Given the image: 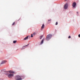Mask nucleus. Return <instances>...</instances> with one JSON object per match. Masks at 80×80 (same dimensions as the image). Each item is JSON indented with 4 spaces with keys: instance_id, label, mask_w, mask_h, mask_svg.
<instances>
[{
    "instance_id": "f257e3e1",
    "label": "nucleus",
    "mask_w": 80,
    "mask_h": 80,
    "mask_svg": "<svg viewBox=\"0 0 80 80\" xmlns=\"http://www.w3.org/2000/svg\"><path fill=\"white\" fill-rule=\"evenodd\" d=\"M24 78V77L22 76H17L15 77L16 80H22Z\"/></svg>"
},
{
    "instance_id": "f03ea898",
    "label": "nucleus",
    "mask_w": 80,
    "mask_h": 80,
    "mask_svg": "<svg viewBox=\"0 0 80 80\" xmlns=\"http://www.w3.org/2000/svg\"><path fill=\"white\" fill-rule=\"evenodd\" d=\"M52 36L51 34H49L47 36V37L46 38V40L47 41H48L50 40L51 38H52Z\"/></svg>"
},
{
    "instance_id": "7ed1b4c3",
    "label": "nucleus",
    "mask_w": 80,
    "mask_h": 80,
    "mask_svg": "<svg viewBox=\"0 0 80 80\" xmlns=\"http://www.w3.org/2000/svg\"><path fill=\"white\" fill-rule=\"evenodd\" d=\"M72 8L73 9H75L77 7V3H76L75 2H73L72 4Z\"/></svg>"
},
{
    "instance_id": "20e7f679",
    "label": "nucleus",
    "mask_w": 80,
    "mask_h": 80,
    "mask_svg": "<svg viewBox=\"0 0 80 80\" xmlns=\"http://www.w3.org/2000/svg\"><path fill=\"white\" fill-rule=\"evenodd\" d=\"M68 4L67 3H65L64 6V9L67 10L68 9Z\"/></svg>"
},
{
    "instance_id": "39448f33",
    "label": "nucleus",
    "mask_w": 80,
    "mask_h": 80,
    "mask_svg": "<svg viewBox=\"0 0 80 80\" xmlns=\"http://www.w3.org/2000/svg\"><path fill=\"white\" fill-rule=\"evenodd\" d=\"M8 77L9 78H12V77H14V74L10 73L8 74Z\"/></svg>"
},
{
    "instance_id": "423d86ee",
    "label": "nucleus",
    "mask_w": 80,
    "mask_h": 80,
    "mask_svg": "<svg viewBox=\"0 0 80 80\" xmlns=\"http://www.w3.org/2000/svg\"><path fill=\"white\" fill-rule=\"evenodd\" d=\"M6 62H7V60H3L2 61L1 63V65H2L3 64H5Z\"/></svg>"
},
{
    "instance_id": "0eeeda50",
    "label": "nucleus",
    "mask_w": 80,
    "mask_h": 80,
    "mask_svg": "<svg viewBox=\"0 0 80 80\" xmlns=\"http://www.w3.org/2000/svg\"><path fill=\"white\" fill-rule=\"evenodd\" d=\"M8 72H9L10 73H12V74H13V73H14L15 71L13 70H11L9 71Z\"/></svg>"
},
{
    "instance_id": "6e6552de",
    "label": "nucleus",
    "mask_w": 80,
    "mask_h": 80,
    "mask_svg": "<svg viewBox=\"0 0 80 80\" xmlns=\"http://www.w3.org/2000/svg\"><path fill=\"white\" fill-rule=\"evenodd\" d=\"M28 36L25 38L24 39V40H27V39H28Z\"/></svg>"
},
{
    "instance_id": "1a4fd4ad",
    "label": "nucleus",
    "mask_w": 80,
    "mask_h": 80,
    "mask_svg": "<svg viewBox=\"0 0 80 80\" xmlns=\"http://www.w3.org/2000/svg\"><path fill=\"white\" fill-rule=\"evenodd\" d=\"M44 27H45V25H44V24H43L42 25L41 28H42L43 29L44 28Z\"/></svg>"
},
{
    "instance_id": "9d476101",
    "label": "nucleus",
    "mask_w": 80,
    "mask_h": 80,
    "mask_svg": "<svg viewBox=\"0 0 80 80\" xmlns=\"http://www.w3.org/2000/svg\"><path fill=\"white\" fill-rule=\"evenodd\" d=\"M43 41H44V39H42L41 43H40L41 45H42V43H43Z\"/></svg>"
},
{
    "instance_id": "9b49d317",
    "label": "nucleus",
    "mask_w": 80,
    "mask_h": 80,
    "mask_svg": "<svg viewBox=\"0 0 80 80\" xmlns=\"http://www.w3.org/2000/svg\"><path fill=\"white\" fill-rule=\"evenodd\" d=\"M17 42V41H13V43H15Z\"/></svg>"
},
{
    "instance_id": "f8f14e48",
    "label": "nucleus",
    "mask_w": 80,
    "mask_h": 80,
    "mask_svg": "<svg viewBox=\"0 0 80 80\" xmlns=\"http://www.w3.org/2000/svg\"><path fill=\"white\" fill-rule=\"evenodd\" d=\"M76 13L77 14V15H78L79 14V12H76Z\"/></svg>"
},
{
    "instance_id": "ddd939ff",
    "label": "nucleus",
    "mask_w": 80,
    "mask_h": 80,
    "mask_svg": "<svg viewBox=\"0 0 80 80\" xmlns=\"http://www.w3.org/2000/svg\"><path fill=\"white\" fill-rule=\"evenodd\" d=\"M33 35H36V32H33Z\"/></svg>"
},
{
    "instance_id": "4468645a",
    "label": "nucleus",
    "mask_w": 80,
    "mask_h": 80,
    "mask_svg": "<svg viewBox=\"0 0 80 80\" xmlns=\"http://www.w3.org/2000/svg\"><path fill=\"white\" fill-rule=\"evenodd\" d=\"M31 37H32V38L33 37V34H31Z\"/></svg>"
},
{
    "instance_id": "2eb2a0df",
    "label": "nucleus",
    "mask_w": 80,
    "mask_h": 80,
    "mask_svg": "<svg viewBox=\"0 0 80 80\" xmlns=\"http://www.w3.org/2000/svg\"><path fill=\"white\" fill-rule=\"evenodd\" d=\"M68 38H71V37L70 36H69Z\"/></svg>"
},
{
    "instance_id": "dca6fc26",
    "label": "nucleus",
    "mask_w": 80,
    "mask_h": 80,
    "mask_svg": "<svg viewBox=\"0 0 80 80\" xmlns=\"http://www.w3.org/2000/svg\"><path fill=\"white\" fill-rule=\"evenodd\" d=\"M58 24V22H57L56 23V25H57Z\"/></svg>"
},
{
    "instance_id": "f3484780",
    "label": "nucleus",
    "mask_w": 80,
    "mask_h": 80,
    "mask_svg": "<svg viewBox=\"0 0 80 80\" xmlns=\"http://www.w3.org/2000/svg\"><path fill=\"white\" fill-rule=\"evenodd\" d=\"M15 25V22H13L12 24V25Z\"/></svg>"
},
{
    "instance_id": "a211bd4d",
    "label": "nucleus",
    "mask_w": 80,
    "mask_h": 80,
    "mask_svg": "<svg viewBox=\"0 0 80 80\" xmlns=\"http://www.w3.org/2000/svg\"><path fill=\"white\" fill-rule=\"evenodd\" d=\"M78 37H79V38H80V34H79V35H78Z\"/></svg>"
},
{
    "instance_id": "6ab92c4d",
    "label": "nucleus",
    "mask_w": 80,
    "mask_h": 80,
    "mask_svg": "<svg viewBox=\"0 0 80 80\" xmlns=\"http://www.w3.org/2000/svg\"><path fill=\"white\" fill-rule=\"evenodd\" d=\"M68 0H65V2H67V1H68Z\"/></svg>"
},
{
    "instance_id": "aec40b11",
    "label": "nucleus",
    "mask_w": 80,
    "mask_h": 80,
    "mask_svg": "<svg viewBox=\"0 0 80 80\" xmlns=\"http://www.w3.org/2000/svg\"><path fill=\"white\" fill-rule=\"evenodd\" d=\"M48 21H51V19L48 20Z\"/></svg>"
},
{
    "instance_id": "412c9836",
    "label": "nucleus",
    "mask_w": 80,
    "mask_h": 80,
    "mask_svg": "<svg viewBox=\"0 0 80 80\" xmlns=\"http://www.w3.org/2000/svg\"><path fill=\"white\" fill-rule=\"evenodd\" d=\"M41 37V38H40V39H41V38H42V37Z\"/></svg>"
}]
</instances>
